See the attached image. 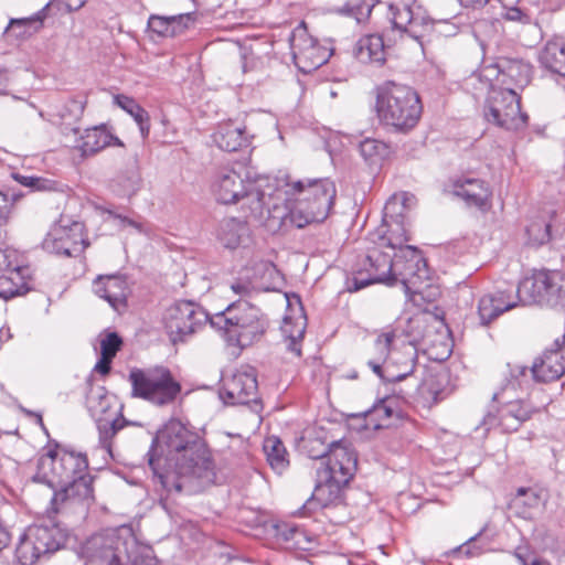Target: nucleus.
<instances>
[{"mask_svg":"<svg viewBox=\"0 0 565 565\" xmlns=\"http://www.w3.org/2000/svg\"><path fill=\"white\" fill-rule=\"evenodd\" d=\"M146 458L153 479L168 493L191 492L194 480L205 484L215 479L209 449L179 419H170L156 433Z\"/></svg>","mask_w":565,"mask_h":565,"instance_id":"f257e3e1","label":"nucleus"},{"mask_svg":"<svg viewBox=\"0 0 565 565\" xmlns=\"http://www.w3.org/2000/svg\"><path fill=\"white\" fill-rule=\"evenodd\" d=\"M87 470L85 454L53 441L47 444L46 452L39 458L32 480L54 490L51 508L58 513L61 505L66 502L93 499V477Z\"/></svg>","mask_w":565,"mask_h":565,"instance_id":"f03ea898","label":"nucleus"},{"mask_svg":"<svg viewBox=\"0 0 565 565\" xmlns=\"http://www.w3.org/2000/svg\"><path fill=\"white\" fill-rule=\"evenodd\" d=\"M540 305L551 308H565V274L558 270H539L524 278L512 290H497L482 296L478 303V315L482 326H488L499 316L518 306Z\"/></svg>","mask_w":565,"mask_h":565,"instance_id":"7ed1b4c3","label":"nucleus"},{"mask_svg":"<svg viewBox=\"0 0 565 565\" xmlns=\"http://www.w3.org/2000/svg\"><path fill=\"white\" fill-rule=\"evenodd\" d=\"M405 210V204L398 198L392 196L387 200L383 209V222L387 233L381 237V246L397 249L394 253L393 286L399 282L406 294H416L420 284L429 278V271L422 252L415 246L405 245L409 241Z\"/></svg>","mask_w":565,"mask_h":565,"instance_id":"20e7f679","label":"nucleus"},{"mask_svg":"<svg viewBox=\"0 0 565 565\" xmlns=\"http://www.w3.org/2000/svg\"><path fill=\"white\" fill-rule=\"evenodd\" d=\"M375 97L376 116L387 131L406 135L418 125L423 103L413 87L386 81L376 86Z\"/></svg>","mask_w":565,"mask_h":565,"instance_id":"39448f33","label":"nucleus"},{"mask_svg":"<svg viewBox=\"0 0 565 565\" xmlns=\"http://www.w3.org/2000/svg\"><path fill=\"white\" fill-rule=\"evenodd\" d=\"M286 193L292 198L289 209L290 222L298 228L323 222L331 213L337 188L329 178L286 179Z\"/></svg>","mask_w":565,"mask_h":565,"instance_id":"423d86ee","label":"nucleus"},{"mask_svg":"<svg viewBox=\"0 0 565 565\" xmlns=\"http://www.w3.org/2000/svg\"><path fill=\"white\" fill-rule=\"evenodd\" d=\"M211 327L220 332L228 345L243 350L265 335L269 320L260 308L248 301L237 300L212 315Z\"/></svg>","mask_w":565,"mask_h":565,"instance_id":"0eeeda50","label":"nucleus"},{"mask_svg":"<svg viewBox=\"0 0 565 565\" xmlns=\"http://www.w3.org/2000/svg\"><path fill=\"white\" fill-rule=\"evenodd\" d=\"M128 381L131 397L143 399L156 406L172 404L181 393V384L163 365L147 369L132 367Z\"/></svg>","mask_w":565,"mask_h":565,"instance_id":"6e6552de","label":"nucleus"},{"mask_svg":"<svg viewBox=\"0 0 565 565\" xmlns=\"http://www.w3.org/2000/svg\"><path fill=\"white\" fill-rule=\"evenodd\" d=\"M483 115L489 124L513 131L523 129L529 119L521 111V98L513 87H492L483 107Z\"/></svg>","mask_w":565,"mask_h":565,"instance_id":"1a4fd4ad","label":"nucleus"},{"mask_svg":"<svg viewBox=\"0 0 565 565\" xmlns=\"http://www.w3.org/2000/svg\"><path fill=\"white\" fill-rule=\"evenodd\" d=\"M128 544L119 529H107L87 539L78 554L86 564L129 565Z\"/></svg>","mask_w":565,"mask_h":565,"instance_id":"9d476101","label":"nucleus"},{"mask_svg":"<svg viewBox=\"0 0 565 565\" xmlns=\"http://www.w3.org/2000/svg\"><path fill=\"white\" fill-rule=\"evenodd\" d=\"M209 315L199 303L192 300H177L170 305L163 315L164 329L173 344L185 342L206 322L211 324Z\"/></svg>","mask_w":565,"mask_h":565,"instance_id":"9b49d317","label":"nucleus"},{"mask_svg":"<svg viewBox=\"0 0 565 565\" xmlns=\"http://www.w3.org/2000/svg\"><path fill=\"white\" fill-rule=\"evenodd\" d=\"M393 266L394 255L383 252L380 246L369 248L361 267L355 269L353 276L347 279V290L356 292L373 284H384L393 287Z\"/></svg>","mask_w":565,"mask_h":565,"instance_id":"f8f14e48","label":"nucleus"},{"mask_svg":"<svg viewBox=\"0 0 565 565\" xmlns=\"http://www.w3.org/2000/svg\"><path fill=\"white\" fill-rule=\"evenodd\" d=\"M289 45L294 61L302 73H310L324 65L333 51L321 46L309 33L305 22L296 26L290 36Z\"/></svg>","mask_w":565,"mask_h":565,"instance_id":"ddd939ff","label":"nucleus"},{"mask_svg":"<svg viewBox=\"0 0 565 565\" xmlns=\"http://www.w3.org/2000/svg\"><path fill=\"white\" fill-rule=\"evenodd\" d=\"M392 26L416 41H420L433 28V20L417 0H399L388 6Z\"/></svg>","mask_w":565,"mask_h":565,"instance_id":"4468645a","label":"nucleus"},{"mask_svg":"<svg viewBox=\"0 0 565 565\" xmlns=\"http://www.w3.org/2000/svg\"><path fill=\"white\" fill-rule=\"evenodd\" d=\"M220 396L227 405H248L255 414L263 409L257 377L253 371L236 372L224 379Z\"/></svg>","mask_w":565,"mask_h":565,"instance_id":"2eb2a0df","label":"nucleus"},{"mask_svg":"<svg viewBox=\"0 0 565 565\" xmlns=\"http://www.w3.org/2000/svg\"><path fill=\"white\" fill-rule=\"evenodd\" d=\"M87 245L84 225L81 222H72L70 225L61 222L54 225L42 242L44 250L65 257L78 256Z\"/></svg>","mask_w":565,"mask_h":565,"instance_id":"dca6fc26","label":"nucleus"},{"mask_svg":"<svg viewBox=\"0 0 565 565\" xmlns=\"http://www.w3.org/2000/svg\"><path fill=\"white\" fill-rule=\"evenodd\" d=\"M322 465L323 467L319 470L335 475L340 479V483H349L358 468V455L351 440L347 438L332 439L331 450Z\"/></svg>","mask_w":565,"mask_h":565,"instance_id":"f3484780","label":"nucleus"},{"mask_svg":"<svg viewBox=\"0 0 565 565\" xmlns=\"http://www.w3.org/2000/svg\"><path fill=\"white\" fill-rule=\"evenodd\" d=\"M449 192L462 200L468 207H475L483 213L491 209L492 191L482 179L457 178L450 181Z\"/></svg>","mask_w":565,"mask_h":565,"instance_id":"a211bd4d","label":"nucleus"},{"mask_svg":"<svg viewBox=\"0 0 565 565\" xmlns=\"http://www.w3.org/2000/svg\"><path fill=\"white\" fill-rule=\"evenodd\" d=\"M318 483L311 497L302 505V514H307L312 510L319 508H327L329 505L338 504L342 501V493L344 487L349 483H340V479L332 473L317 470Z\"/></svg>","mask_w":565,"mask_h":565,"instance_id":"6ab92c4d","label":"nucleus"},{"mask_svg":"<svg viewBox=\"0 0 565 565\" xmlns=\"http://www.w3.org/2000/svg\"><path fill=\"white\" fill-rule=\"evenodd\" d=\"M533 372L535 381L542 383L556 381L565 373V334L533 363Z\"/></svg>","mask_w":565,"mask_h":565,"instance_id":"aec40b11","label":"nucleus"},{"mask_svg":"<svg viewBox=\"0 0 565 565\" xmlns=\"http://www.w3.org/2000/svg\"><path fill=\"white\" fill-rule=\"evenodd\" d=\"M247 181L249 179L245 169H222L214 177L212 191L220 203L233 204L239 201Z\"/></svg>","mask_w":565,"mask_h":565,"instance_id":"412c9836","label":"nucleus"},{"mask_svg":"<svg viewBox=\"0 0 565 565\" xmlns=\"http://www.w3.org/2000/svg\"><path fill=\"white\" fill-rule=\"evenodd\" d=\"M93 286L95 294L105 299L116 311L127 307L129 288L125 275H100L94 280Z\"/></svg>","mask_w":565,"mask_h":565,"instance_id":"4be33fe9","label":"nucleus"},{"mask_svg":"<svg viewBox=\"0 0 565 565\" xmlns=\"http://www.w3.org/2000/svg\"><path fill=\"white\" fill-rule=\"evenodd\" d=\"M28 533L43 555L60 550L68 537L67 529L52 521L34 524L28 529Z\"/></svg>","mask_w":565,"mask_h":565,"instance_id":"5701e85b","label":"nucleus"},{"mask_svg":"<svg viewBox=\"0 0 565 565\" xmlns=\"http://www.w3.org/2000/svg\"><path fill=\"white\" fill-rule=\"evenodd\" d=\"M217 239L228 249L247 247L252 242V231L245 220L227 217L218 225Z\"/></svg>","mask_w":565,"mask_h":565,"instance_id":"b1692460","label":"nucleus"},{"mask_svg":"<svg viewBox=\"0 0 565 565\" xmlns=\"http://www.w3.org/2000/svg\"><path fill=\"white\" fill-rule=\"evenodd\" d=\"M212 138L221 150L227 152L238 151L248 145L245 128L232 120L220 124Z\"/></svg>","mask_w":565,"mask_h":565,"instance_id":"393cba45","label":"nucleus"},{"mask_svg":"<svg viewBox=\"0 0 565 565\" xmlns=\"http://www.w3.org/2000/svg\"><path fill=\"white\" fill-rule=\"evenodd\" d=\"M109 146L124 147L122 141L111 135L105 126H95L85 130L77 148L83 156H92Z\"/></svg>","mask_w":565,"mask_h":565,"instance_id":"a878e982","label":"nucleus"},{"mask_svg":"<svg viewBox=\"0 0 565 565\" xmlns=\"http://www.w3.org/2000/svg\"><path fill=\"white\" fill-rule=\"evenodd\" d=\"M273 535L287 548L309 550L311 539L306 530L296 523L279 521L273 524Z\"/></svg>","mask_w":565,"mask_h":565,"instance_id":"bb28decb","label":"nucleus"},{"mask_svg":"<svg viewBox=\"0 0 565 565\" xmlns=\"http://www.w3.org/2000/svg\"><path fill=\"white\" fill-rule=\"evenodd\" d=\"M194 22V13H184L172 17L151 14L148 20V30L159 36L173 38L183 32L189 23Z\"/></svg>","mask_w":565,"mask_h":565,"instance_id":"cd10ccee","label":"nucleus"},{"mask_svg":"<svg viewBox=\"0 0 565 565\" xmlns=\"http://www.w3.org/2000/svg\"><path fill=\"white\" fill-rule=\"evenodd\" d=\"M307 328V317L301 310L300 313L292 318L286 316L281 324V333L287 351L296 356H301L302 340Z\"/></svg>","mask_w":565,"mask_h":565,"instance_id":"c85d7f7f","label":"nucleus"},{"mask_svg":"<svg viewBox=\"0 0 565 565\" xmlns=\"http://www.w3.org/2000/svg\"><path fill=\"white\" fill-rule=\"evenodd\" d=\"M397 361H379L369 359L367 366L376 374L383 382L395 383L405 380L415 371V356H408L403 363V369L398 372L395 371Z\"/></svg>","mask_w":565,"mask_h":565,"instance_id":"c756f323","label":"nucleus"},{"mask_svg":"<svg viewBox=\"0 0 565 565\" xmlns=\"http://www.w3.org/2000/svg\"><path fill=\"white\" fill-rule=\"evenodd\" d=\"M502 87H524L530 83L531 65L522 60L501 57Z\"/></svg>","mask_w":565,"mask_h":565,"instance_id":"7c9ffc66","label":"nucleus"},{"mask_svg":"<svg viewBox=\"0 0 565 565\" xmlns=\"http://www.w3.org/2000/svg\"><path fill=\"white\" fill-rule=\"evenodd\" d=\"M354 56L364 64H382L385 61L383 38L379 34L362 36L354 46Z\"/></svg>","mask_w":565,"mask_h":565,"instance_id":"2f4dec72","label":"nucleus"},{"mask_svg":"<svg viewBox=\"0 0 565 565\" xmlns=\"http://www.w3.org/2000/svg\"><path fill=\"white\" fill-rule=\"evenodd\" d=\"M536 382L534 377L533 366L529 369L520 363H508L507 373L504 375V383L499 393H504L509 390L522 392L529 391L532 383Z\"/></svg>","mask_w":565,"mask_h":565,"instance_id":"473e14b6","label":"nucleus"},{"mask_svg":"<svg viewBox=\"0 0 565 565\" xmlns=\"http://www.w3.org/2000/svg\"><path fill=\"white\" fill-rule=\"evenodd\" d=\"M99 445L111 455V441L119 430L125 428L129 422L122 416L121 408L115 409L109 417L97 418L96 420Z\"/></svg>","mask_w":565,"mask_h":565,"instance_id":"72a5a7b5","label":"nucleus"},{"mask_svg":"<svg viewBox=\"0 0 565 565\" xmlns=\"http://www.w3.org/2000/svg\"><path fill=\"white\" fill-rule=\"evenodd\" d=\"M89 390L86 393V406L90 415L97 420V418L109 417L113 414V402L114 398L107 392L104 386L94 387L92 380L87 381Z\"/></svg>","mask_w":565,"mask_h":565,"instance_id":"f704fd0d","label":"nucleus"},{"mask_svg":"<svg viewBox=\"0 0 565 565\" xmlns=\"http://www.w3.org/2000/svg\"><path fill=\"white\" fill-rule=\"evenodd\" d=\"M364 415L374 419V428L380 429L391 426L394 419H398L401 411L395 398L386 397L375 403Z\"/></svg>","mask_w":565,"mask_h":565,"instance_id":"c9c22d12","label":"nucleus"},{"mask_svg":"<svg viewBox=\"0 0 565 565\" xmlns=\"http://www.w3.org/2000/svg\"><path fill=\"white\" fill-rule=\"evenodd\" d=\"M301 449L311 459L326 460L331 450V440L323 428H316L302 438Z\"/></svg>","mask_w":565,"mask_h":565,"instance_id":"e433bc0d","label":"nucleus"},{"mask_svg":"<svg viewBox=\"0 0 565 565\" xmlns=\"http://www.w3.org/2000/svg\"><path fill=\"white\" fill-rule=\"evenodd\" d=\"M114 104L128 113L138 124L141 137L147 139L150 132L149 114L130 96L117 94L114 96Z\"/></svg>","mask_w":565,"mask_h":565,"instance_id":"4c0bfd02","label":"nucleus"},{"mask_svg":"<svg viewBox=\"0 0 565 565\" xmlns=\"http://www.w3.org/2000/svg\"><path fill=\"white\" fill-rule=\"evenodd\" d=\"M14 269L12 273L0 275V298L4 300L25 295L30 290L23 280V271L26 268L15 266Z\"/></svg>","mask_w":565,"mask_h":565,"instance_id":"58836bf2","label":"nucleus"},{"mask_svg":"<svg viewBox=\"0 0 565 565\" xmlns=\"http://www.w3.org/2000/svg\"><path fill=\"white\" fill-rule=\"evenodd\" d=\"M266 459L274 471L284 472L289 466L288 451L284 443L276 436H269L263 445Z\"/></svg>","mask_w":565,"mask_h":565,"instance_id":"ea45409f","label":"nucleus"},{"mask_svg":"<svg viewBox=\"0 0 565 565\" xmlns=\"http://www.w3.org/2000/svg\"><path fill=\"white\" fill-rule=\"evenodd\" d=\"M492 401L501 404L499 411L503 414L514 417L522 423L530 419L534 413V407L526 401L521 398H516L515 401H504L502 393H494Z\"/></svg>","mask_w":565,"mask_h":565,"instance_id":"a19ab883","label":"nucleus"},{"mask_svg":"<svg viewBox=\"0 0 565 565\" xmlns=\"http://www.w3.org/2000/svg\"><path fill=\"white\" fill-rule=\"evenodd\" d=\"M243 200L249 211L250 215L255 218H262L264 216V210L266 207V194L260 190V186L256 181H247V185L242 193L239 201Z\"/></svg>","mask_w":565,"mask_h":565,"instance_id":"79ce46f5","label":"nucleus"},{"mask_svg":"<svg viewBox=\"0 0 565 565\" xmlns=\"http://www.w3.org/2000/svg\"><path fill=\"white\" fill-rule=\"evenodd\" d=\"M12 178L32 192H62L63 184L56 180L39 175H24L13 172Z\"/></svg>","mask_w":565,"mask_h":565,"instance_id":"37998d69","label":"nucleus"},{"mask_svg":"<svg viewBox=\"0 0 565 565\" xmlns=\"http://www.w3.org/2000/svg\"><path fill=\"white\" fill-rule=\"evenodd\" d=\"M544 67L565 77V45L548 44L540 56Z\"/></svg>","mask_w":565,"mask_h":565,"instance_id":"c03bdc74","label":"nucleus"},{"mask_svg":"<svg viewBox=\"0 0 565 565\" xmlns=\"http://www.w3.org/2000/svg\"><path fill=\"white\" fill-rule=\"evenodd\" d=\"M44 10L36 12L31 18L12 19L7 28V32L13 34L15 38H25L32 34L31 28L36 30L42 25L44 19Z\"/></svg>","mask_w":565,"mask_h":565,"instance_id":"a18cd8bd","label":"nucleus"},{"mask_svg":"<svg viewBox=\"0 0 565 565\" xmlns=\"http://www.w3.org/2000/svg\"><path fill=\"white\" fill-rule=\"evenodd\" d=\"M43 554L38 550V545L26 532L21 536L15 547V558L20 565H33Z\"/></svg>","mask_w":565,"mask_h":565,"instance_id":"49530a36","label":"nucleus"},{"mask_svg":"<svg viewBox=\"0 0 565 565\" xmlns=\"http://www.w3.org/2000/svg\"><path fill=\"white\" fill-rule=\"evenodd\" d=\"M526 244L532 247H540L551 239V224L544 220L533 221L526 226Z\"/></svg>","mask_w":565,"mask_h":565,"instance_id":"de8ad7c7","label":"nucleus"},{"mask_svg":"<svg viewBox=\"0 0 565 565\" xmlns=\"http://www.w3.org/2000/svg\"><path fill=\"white\" fill-rule=\"evenodd\" d=\"M86 103V96L72 97L56 111V115L63 121H77L85 110Z\"/></svg>","mask_w":565,"mask_h":565,"instance_id":"09e8293b","label":"nucleus"},{"mask_svg":"<svg viewBox=\"0 0 565 565\" xmlns=\"http://www.w3.org/2000/svg\"><path fill=\"white\" fill-rule=\"evenodd\" d=\"M359 150L364 160L372 164L386 154L387 147L382 141L366 138L360 142Z\"/></svg>","mask_w":565,"mask_h":565,"instance_id":"8fccbe9b","label":"nucleus"},{"mask_svg":"<svg viewBox=\"0 0 565 565\" xmlns=\"http://www.w3.org/2000/svg\"><path fill=\"white\" fill-rule=\"evenodd\" d=\"M522 424V422L515 419L514 417L507 416V414H503L499 409L498 417L489 413L487 416H484L482 422V426H486V430H489L494 425H499L505 433L516 431Z\"/></svg>","mask_w":565,"mask_h":565,"instance_id":"3c124183","label":"nucleus"},{"mask_svg":"<svg viewBox=\"0 0 565 565\" xmlns=\"http://www.w3.org/2000/svg\"><path fill=\"white\" fill-rule=\"evenodd\" d=\"M396 338V333L394 330L385 331L380 333L374 340V352L375 355L372 358L374 360L388 362L391 347Z\"/></svg>","mask_w":565,"mask_h":565,"instance_id":"603ef678","label":"nucleus"},{"mask_svg":"<svg viewBox=\"0 0 565 565\" xmlns=\"http://www.w3.org/2000/svg\"><path fill=\"white\" fill-rule=\"evenodd\" d=\"M479 78L488 83L489 90H491L492 87H502L501 57H498L493 63L482 65L479 71Z\"/></svg>","mask_w":565,"mask_h":565,"instance_id":"864d4df0","label":"nucleus"},{"mask_svg":"<svg viewBox=\"0 0 565 565\" xmlns=\"http://www.w3.org/2000/svg\"><path fill=\"white\" fill-rule=\"evenodd\" d=\"M122 195L131 196L140 188L141 177L137 170L128 172L127 175H119L116 180Z\"/></svg>","mask_w":565,"mask_h":565,"instance_id":"5fc2aeb1","label":"nucleus"},{"mask_svg":"<svg viewBox=\"0 0 565 565\" xmlns=\"http://www.w3.org/2000/svg\"><path fill=\"white\" fill-rule=\"evenodd\" d=\"M425 321L422 317H412L407 320L403 333L408 339L409 344L415 345L424 338Z\"/></svg>","mask_w":565,"mask_h":565,"instance_id":"6e6d98bb","label":"nucleus"},{"mask_svg":"<svg viewBox=\"0 0 565 565\" xmlns=\"http://www.w3.org/2000/svg\"><path fill=\"white\" fill-rule=\"evenodd\" d=\"M122 347V339L117 332H109L100 342V355L115 358Z\"/></svg>","mask_w":565,"mask_h":565,"instance_id":"4d7b16f0","label":"nucleus"},{"mask_svg":"<svg viewBox=\"0 0 565 565\" xmlns=\"http://www.w3.org/2000/svg\"><path fill=\"white\" fill-rule=\"evenodd\" d=\"M350 2L352 6L353 19L359 23L370 17L376 4V0H350Z\"/></svg>","mask_w":565,"mask_h":565,"instance_id":"13d9d810","label":"nucleus"},{"mask_svg":"<svg viewBox=\"0 0 565 565\" xmlns=\"http://www.w3.org/2000/svg\"><path fill=\"white\" fill-rule=\"evenodd\" d=\"M516 497L521 498L523 497V504L527 505L529 508H536L539 507L543 501L546 499L543 498L542 490H537L534 488H524L521 487L516 490Z\"/></svg>","mask_w":565,"mask_h":565,"instance_id":"bf43d9fd","label":"nucleus"},{"mask_svg":"<svg viewBox=\"0 0 565 565\" xmlns=\"http://www.w3.org/2000/svg\"><path fill=\"white\" fill-rule=\"evenodd\" d=\"M483 531H484V529L480 530L476 535L468 539L463 544L454 548L451 551V553L455 554V553L460 552V553H463L468 557H473V556L481 554V552L484 548V545L479 546L476 544V542H478V540L482 535Z\"/></svg>","mask_w":565,"mask_h":565,"instance_id":"052dcab7","label":"nucleus"},{"mask_svg":"<svg viewBox=\"0 0 565 565\" xmlns=\"http://www.w3.org/2000/svg\"><path fill=\"white\" fill-rule=\"evenodd\" d=\"M15 266H20L15 253L9 249H0V275L12 273V270H15Z\"/></svg>","mask_w":565,"mask_h":565,"instance_id":"680f3d73","label":"nucleus"},{"mask_svg":"<svg viewBox=\"0 0 565 565\" xmlns=\"http://www.w3.org/2000/svg\"><path fill=\"white\" fill-rule=\"evenodd\" d=\"M420 395L430 404H437L441 399V391L437 390L431 382H425L422 385Z\"/></svg>","mask_w":565,"mask_h":565,"instance_id":"e2e57ef3","label":"nucleus"},{"mask_svg":"<svg viewBox=\"0 0 565 565\" xmlns=\"http://www.w3.org/2000/svg\"><path fill=\"white\" fill-rule=\"evenodd\" d=\"M504 18L509 21L520 22L523 24L531 23V15L518 7L508 8Z\"/></svg>","mask_w":565,"mask_h":565,"instance_id":"0e129e2a","label":"nucleus"},{"mask_svg":"<svg viewBox=\"0 0 565 565\" xmlns=\"http://www.w3.org/2000/svg\"><path fill=\"white\" fill-rule=\"evenodd\" d=\"M11 218V204L9 193L0 190V227L7 225Z\"/></svg>","mask_w":565,"mask_h":565,"instance_id":"69168bd1","label":"nucleus"},{"mask_svg":"<svg viewBox=\"0 0 565 565\" xmlns=\"http://www.w3.org/2000/svg\"><path fill=\"white\" fill-rule=\"evenodd\" d=\"M113 358L100 355L99 361L95 364L94 371L102 375L109 374L111 370Z\"/></svg>","mask_w":565,"mask_h":565,"instance_id":"338daca9","label":"nucleus"},{"mask_svg":"<svg viewBox=\"0 0 565 565\" xmlns=\"http://www.w3.org/2000/svg\"><path fill=\"white\" fill-rule=\"evenodd\" d=\"M129 565H160V563L156 557L143 556L139 559H130Z\"/></svg>","mask_w":565,"mask_h":565,"instance_id":"774afa93","label":"nucleus"}]
</instances>
